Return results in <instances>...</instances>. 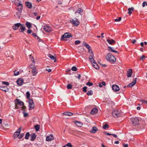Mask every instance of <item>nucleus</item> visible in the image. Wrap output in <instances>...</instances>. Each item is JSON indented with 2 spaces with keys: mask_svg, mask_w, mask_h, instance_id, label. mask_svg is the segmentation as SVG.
<instances>
[{
  "mask_svg": "<svg viewBox=\"0 0 147 147\" xmlns=\"http://www.w3.org/2000/svg\"><path fill=\"white\" fill-rule=\"evenodd\" d=\"M63 114L65 115L68 116H72L73 115L72 113L70 112H65L63 113Z\"/></svg>",
  "mask_w": 147,
  "mask_h": 147,
  "instance_id": "obj_26",
  "label": "nucleus"
},
{
  "mask_svg": "<svg viewBox=\"0 0 147 147\" xmlns=\"http://www.w3.org/2000/svg\"><path fill=\"white\" fill-rule=\"evenodd\" d=\"M30 136V134L28 132H27L25 135V139L26 140L28 139Z\"/></svg>",
  "mask_w": 147,
  "mask_h": 147,
  "instance_id": "obj_34",
  "label": "nucleus"
},
{
  "mask_svg": "<svg viewBox=\"0 0 147 147\" xmlns=\"http://www.w3.org/2000/svg\"><path fill=\"white\" fill-rule=\"evenodd\" d=\"M54 139V137L52 134H50L49 136H48L46 137V140L47 141H51Z\"/></svg>",
  "mask_w": 147,
  "mask_h": 147,
  "instance_id": "obj_15",
  "label": "nucleus"
},
{
  "mask_svg": "<svg viewBox=\"0 0 147 147\" xmlns=\"http://www.w3.org/2000/svg\"><path fill=\"white\" fill-rule=\"evenodd\" d=\"M0 90L4 91L5 92H6L8 91V89L6 86H0Z\"/></svg>",
  "mask_w": 147,
  "mask_h": 147,
  "instance_id": "obj_21",
  "label": "nucleus"
},
{
  "mask_svg": "<svg viewBox=\"0 0 147 147\" xmlns=\"http://www.w3.org/2000/svg\"><path fill=\"white\" fill-rule=\"evenodd\" d=\"M93 65L94 67L96 69H98L99 68V67L98 66L97 63L95 62V63H93Z\"/></svg>",
  "mask_w": 147,
  "mask_h": 147,
  "instance_id": "obj_32",
  "label": "nucleus"
},
{
  "mask_svg": "<svg viewBox=\"0 0 147 147\" xmlns=\"http://www.w3.org/2000/svg\"><path fill=\"white\" fill-rule=\"evenodd\" d=\"M83 44L88 49H90L91 48L90 46L88 44H87L86 42H83Z\"/></svg>",
  "mask_w": 147,
  "mask_h": 147,
  "instance_id": "obj_28",
  "label": "nucleus"
},
{
  "mask_svg": "<svg viewBox=\"0 0 147 147\" xmlns=\"http://www.w3.org/2000/svg\"><path fill=\"white\" fill-rule=\"evenodd\" d=\"M26 25L28 29H30L32 27V24L28 22H26Z\"/></svg>",
  "mask_w": 147,
  "mask_h": 147,
  "instance_id": "obj_25",
  "label": "nucleus"
},
{
  "mask_svg": "<svg viewBox=\"0 0 147 147\" xmlns=\"http://www.w3.org/2000/svg\"><path fill=\"white\" fill-rule=\"evenodd\" d=\"M106 59L111 63H114L116 61V59L115 57L112 55L110 53L107 54L106 56Z\"/></svg>",
  "mask_w": 147,
  "mask_h": 147,
  "instance_id": "obj_1",
  "label": "nucleus"
},
{
  "mask_svg": "<svg viewBox=\"0 0 147 147\" xmlns=\"http://www.w3.org/2000/svg\"><path fill=\"white\" fill-rule=\"evenodd\" d=\"M76 124L77 126L79 127H81L82 125V123L80 121H76Z\"/></svg>",
  "mask_w": 147,
  "mask_h": 147,
  "instance_id": "obj_31",
  "label": "nucleus"
},
{
  "mask_svg": "<svg viewBox=\"0 0 147 147\" xmlns=\"http://www.w3.org/2000/svg\"><path fill=\"white\" fill-rule=\"evenodd\" d=\"M136 42V40L135 39H134L132 40V41L131 42L133 44H134Z\"/></svg>",
  "mask_w": 147,
  "mask_h": 147,
  "instance_id": "obj_63",
  "label": "nucleus"
},
{
  "mask_svg": "<svg viewBox=\"0 0 147 147\" xmlns=\"http://www.w3.org/2000/svg\"><path fill=\"white\" fill-rule=\"evenodd\" d=\"M107 40L108 43L110 45H112L113 43L115 44V43H116V41L113 39H107Z\"/></svg>",
  "mask_w": 147,
  "mask_h": 147,
  "instance_id": "obj_23",
  "label": "nucleus"
},
{
  "mask_svg": "<svg viewBox=\"0 0 147 147\" xmlns=\"http://www.w3.org/2000/svg\"><path fill=\"white\" fill-rule=\"evenodd\" d=\"M30 136H31L30 140L32 141H34L36 137V134L35 133H33L31 134Z\"/></svg>",
  "mask_w": 147,
  "mask_h": 147,
  "instance_id": "obj_22",
  "label": "nucleus"
},
{
  "mask_svg": "<svg viewBox=\"0 0 147 147\" xmlns=\"http://www.w3.org/2000/svg\"><path fill=\"white\" fill-rule=\"evenodd\" d=\"M44 29L47 32H50L52 31L51 28L47 25L44 26Z\"/></svg>",
  "mask_w": 147,
  "mask_h": 147,
  "instance_id": "obj_9",
  "label": "nucleus"
},
{
  "mask_svg": "<svg viewBox=\"0 0 147 147\" xmlns=\"http://www.w3.org/2000/svg\"><path fill=\"white\" fill-rule=\"evenodd\" d=\"M48 56L50 57L52 60H54V62H56V58L53 55L51 54H49L48 55Z\"/></svg>",
  "mask_w": 147,
  "mask_h": 147,
  "instance_id": "obj_27",
  "label": "nucleus"
},
{
  "mask_svg": "<svg viewBox=\"0 0 147 147\" xmlns=\"http://www.w3.org/2000/svg\"><path fill=\"white\" fill-rule=\"evenodd\" d=\"M123 145L124 147H128V145L127 144L123 143Z\"/></svg>",
  "mask_w": 147,
  "mask_h": 147,
  "instance_id": "obj_59",
  "label": "nucleus"
},
{
  "mask_svg": "<svg viewBox=\"0 0 147 147\" xmlns=\"http://www.w3.org/2000/svg\"><path fill=\"white\" fill-rule=\"evenodd\" d=\"M19 72L17 71L16 70H15L14 71V74L15 76H16L19 75Z\"/></svg>",
  "mask_w": 147,
  "mask_h": 147,
  "instance_id": "obj_45",
  "label": "nucleus"
},
{
  "mask_svg": "<svg viewBox=\"0 0 147 147\" xmlns=\"http://www.w3.org/2000/svg\"><path fill=\"white\" fill-rule=\"evenodd\" d=\"M132 74V69H128L127 71V76L128 78L130 77L131 76Z\"/></svg>",
  "mask_w": 147,
  "mask_h": 147,
  "instance_id": "obj_16",
  "label": "nucleus"
},
{
  "mask_svg": "<svg viewBox=\"0 0 147 147\" xmlns=\"http://www.w3.org/2000/svg\"><path fill=\"white\" fill-rule=\"evenodd\" d=\"M21 25V23H20L15 24L13 26V28L14 30H18Z\"/></svg>",
  "mask_w": 147,
  "mask_h": 147,
  "instance_id": "obj_10",
  "label": "nucleus"
},
{
  "mask_svg": "<svg viewBox=\"0 0 147 147\" xmlns=\"http://www.w3.org/2000/svg\"><path fill=\"white\" fill-rule=\"evenodd\" d=\"M67 87L68 89H71L72 88V85L71 84H68Z\"/></svg>",
  "mask_w": 147,
  "mask_h": 147,
  "instance_id": "obj_42",
  "label": "nucleus"
},
{
  "mask_svg": "<svg viewBox=\"0 0 147 147\" xmlns=\"http://www.w3.org/2000/svg\"><path fill=\"white\" fill-rule=\"evenodd\" d=\"M66 146H68V147H72L73 145L71 144L70 143H68L66 145Z\"/></svg>",
  "mask_w": 147,
  "mask_h": 147,
  "instance_id": "obj_46",
  "label": "nucleus"
},
{
  "mask_svg": "<svg viewBox=\"0 0 147 147\" xmlns=\"http://www.w3.org/2000/svg\"><path fill=\"white\" fill-rule=\"evenodd\" d=\"M37 39L38 40V42H40L41 40V39L38 36L36 37Z\"/></svg>",
  "mask_w": 147,
  "mask_h": 147,
  "instance_id": "obj_62",
  "label": "nucleus"
},
{
  "mask_svg": "<svg viewBox=\"0 0 147 147\" xmlns=\"http://www.w3.org/2000/svg\"><path fill=\"white\" fill-rule=\"evenodd\" d=\"M23 106L21 108V109L22 110H24L26 108V107L25 106H24V105L23 106Z\"/></svg>",
  "mask_w": 147,
  "mask_h": 147,
  "instance_id": "obj_57",
  "label": "nucleus"
},
{
  "mask_svg": "<svg viewBox=\"0 0 147 147\" xmlns=\"http://www.w3.org/2000/svg\"><path fill=\"white\" fill-rule=\"evenodd\" d=\"M101 83L102 86H105L106 85V83L105 82L103 81Z\"/></svg>",
  "mask_w": 147,
  "mask_h": 147,
  "instance_id": "obj_64",
  "label": "nucleus"
},
{
  "mask_svg": "<svg viewBox=\"0 0 147 147\" xmlns=\"http://www.w3.org/2000/svg\"><path fill=\"white\" fill-rule=\"evenodd\" d=\"M32 30H30V29H28V30H27V32L28 34H30L32 32Z\"/></svg>",
  "mask_w": 147,
  "mask_h": 147,
  "instance_id": "obj_54",
  "label": "nucleus"
},
{
  "mask_svg": "<svg viewBox=\"0 0 147 147\" xmlns=\"http://www.w3.org/2000/svg\"><path fill=\"white\" fill-rule=\"evenodd\" d=\"M24 80L21 78H18L17 81V84L19 86H22L24 82Z\"/></svg>",
  "mask_w": 147,
  "mask_h": 147,
  "instance_id": "obj_12",
  "label": "nucleus"
},
{
  "mask_svg": "<svg viewBox=\"0 0 147 147\" xmlns=\"http://www.w3.org/2000/svg\"><path fill=\"white\" fill-rule=\"evenodd\" d=\"M80 42L79 40H76L75 42V43L76 45H78L80 44Z\"/></svg>",
  "mask_w": 147,
  "mask_h": 147,
  "instance_id": "obj_53",
  "label": "nucleus"
},
{
  "mask_svg": "<svg viewBox=\"0 0 147 147\" xmlns=\"http://www.w3.org/2000/svg\"><path fill=\"white\" fill-rule=\"evenodd\" d=\"M131 120L132 125L134 126L138 125L140 123L139 119L137 117L131 118Z\"/></svg>",
  "mask_w": 147,
  "mask_h": 147,
  "instance_id": "obj_3",
  "label": "nucleus"
},
{
  "mask_svg": "<svg viewBox=\"0 0 147 147\" xmlns=\"http://www.w3.org/2000/svg\"><path fill=\"white\" fill-rule=\"evenodd\" d=\"M21 127H20L17 130V131H16L18 132H19V133L20 134L21 131Z\"/></svg>",
  "mask_w": 147,
  "mask_h": 147,
  "instance_id": "obj_56",
  "label": "nucleus"
},
{
  "mask_svg": "<svg viewBox=\"0 0 147 147\" xmlns=\"http://www.w3.org/2000/svg\"><path fill=\"white\" fill-rule=\"evenodd\" d=\"M26 94L27 96V98L28 99H30V94L29 92L28 91L26 93Z\"/></svg>",
  "mask_w": 147,
  "mask_h": 147,
  "instance_id": "obj_36",
  "label": "nucleus"
},
{
  "mask_svg": "<svg viewBox=\"0 0 147 147\" xmlns=\"http://www.w3.org/2000/svg\"><path fill=\"white\" fill-rule=\"evenodd\" d=\"M92 92V91L90 90V91H89L87 92V94L88 96L91 95L93 94V93Z\"/></svg>",
  "mask_w": 147,
  "mask_h": 147,
  "instance_id": "obj_40",
  "label": "nucleus"
},
{
  "mask_svg": "<svg viewBox=\"0 0 147 147\" xmlns=\"http://www.w3.org/2000/svg\"><path fill=\"white\" fill-rule=\"evenodd\" d=\"M98 130V129L96 127H94L90 131V132L93 134H94Z\"/></svg>",
  "mask_w": 147,
  "mask_h": 147,
  "instance_id": "obj_19",
  "label": "nucleus"
},
{
  "mask_svg": "<svg viewBox=\"0 0 147 147\" xmlns=\"http://www.w3.org/2000/svg\"><path fill=\"white\" fill-rule=\"evenodd\" d=\"M21 25H20V28H19V30L20 32H23L26 29V27L23 24H21Z\"/></svg>",
  "mask_w": 147,
  "mask_h": 147,
  "instance_id": "obj_8",
  "label": "nucleus"
},
{
  "mask_svg": "<svg viewBox=\"0 0 147 147\" xmlns=\"http://www.w3.org/2000/svg\"><path fill=\"white\" fill-rule=\"evenodd\" d=\"M112 88L113 90L115 92H117L120 90L119 87L116 85H113L112 86Z\"/></svg>",
  "mask_w": 147,
  "mask_h": 147,
  "instance_id": "obj_14",
  "label": "nucleus"
},
{
  "mask_svg": "<svg viewBox=\"0 0 147 147\" xmlns=\"http://www.w3.org/2000/svg\"><path fill=\"white\" fill-rule=\"evenodd\" d=\"M87 87L86 86H84L83 88V91L85 92H86L87 91Z\"/></svg>",
  "mask_w": 147,
  "mask_h": 147,
  "instance_id": "obj_51",
  "label": "nucleus"
},
{
  "mask_svg": "<svg viewBox=\"0 0 147 147\" xmlns=\"http://www.w3.org/2000/svg\"><path fill=\"white\" fill-rule=\"evenodd\" d=\"M93 57H94V55L93 56L92 55H91L89 57V60L92 64L95 63V61Z\"/></svg>",
  "mask_w": 147,
  "mask_h": 147,
  "instance_id": "obj_17",
  "label": "nucleus"
},
{
  "mask_svg": "<svg viewBox=\"0 0 147 147\" xmlns=\"http://www.w3.org/2000/svg\"><path fill=\"white\" fill-rule=\"evenodd\" d=\"M72 35L71 34H69L68 33H66L62 36L61 40L62 41L63 40H67L65 39V38H69Z\"/></svg>",
  "mask_w": 147,
  "mask_h": 147,
  "instance_id": "obj_4",
  "label": "nucleus"
},
{
  "mask_svg": "<svg viewBox=\"0 0 147 147\" xmlns=\"http://www.w3.org/2000/svg\"><path fill=\"white\" fill-rule=\"evenodd\" d=\"M15 108L16 109H18L19 108V107L18 105L16 103H15Z\"/></svg>",
  "mask_w": 147,
  "mask_h": 147,
  "instance_id": "obj_60",
  "label": "nucleus"
},
{
  "mask_svg": "<svg viewBox=\"0 0 147 147\" xmlns=\"http://www.w3.org/2000/svg\"><path fill=\"white\" fill-rule=\"evenodd\" d=\"M82 12H83V10L81 8H79L75 12V13H82Z\"/></svg>",
  "mask_w": 147,
  "mask_h": 147,
  "instance_id": "obj_35",
  "label": "nucleus"
},
{
  "mask_svg": "<svg viewBox=\"0 0 147 147\" xmlns=\"http://www.w3.org/2000/svg\"><path fill=\"white\" fill-rule=\"evenodd\" d=\"M18 8H17V11L20 13L22 12V10L23 5L22 4L20 3H19L17 5Z\"/></svg>",
  "mask_w": 147,
  "mask_h": 147,
  "instance_id": "obj_6",
  "label": "nucleus"
},
{
  "mask_svg": "<svg viewBox=\"0 0 147 147\" xmlns=\"http://www.w3.org/2000/svg\"><path fill=\"white\" fill-rule=\"evenodd\" d=\"M45 70L48 71L49 72H51L52 71L51 69H47Z\"/></svg>",
  "mask_w": 147,
  "mask_h": 147,
  "instance_id": "obj_61",
  "label": "nucleus"
},
{
  "mask_svg": "<svg viewBox=\"0 0 147 147\" xmlns=\"http://www.w3.org/2000/svg\"><path fill=\"white\" fill-rule=\"evenodd\" d=\"M20 134L19 133V132H18L17 131L16 132L14 133V135L15 136V137L14 138V139L15 138V137L16 138L17 137H18L19 136V135Z\"/></svg>",
  "mask_w": 147,
  "mask_h": 147,
  "instance_id": "obj_38",
  "label": "nucleus"
},
{
  "mask_svg": "<svg viewBox=\"0 0 147 147\" xmlns=\"http://www.w3.org/2000/svg\"><path fill=\"white\" fill-rule=\"evenodd\" d=\"M26 6L29 9H31L32 7L31 3L29 2H27L26 3Z\"/></svg>",
  "mask_w": 147,
  "mask_h": 147,
  "instance_id": "obj_24",
  "label": "nucleus"
},
{
  "mask_svg": "<svg viewBox=\"0 0 147 147\" xmlns=\"http://www.w3.org/2000/svg\"><path fill=\"white\" fill-rule=\"evenodd\" d=\"M88 52L89 53H91V55H92L93 56H94V54L93 53V52L92 51V50L91 49V48L90 49H88Z\"/></svg>",
  "mask_w": 147,
  "mask_h": 147,
  "instance_id": "obj_47",
  "label": "nucleus"
},
{
  "mask_svg": "<svg viewBox=\"0 0 147 147\" xmlns=\"http://www.w3.org/2000/svg\"><path fill=\"white\" fill-rule=\"evenodd\" d=\"M24 134H21L20 135H19L18 137V138L20 139H21L24 136Z\"/></svg>",
  "mask_w": 147,
  "mask_h": 147,
  "instance_id": "obj_48",
  "label": "nucleus"
},
{
  "mask_svg": "<svg viewBox=\"0 0 147 147\" xmlns=\"http://www.w3.org/2000/svg\"><path fill=\"white\" fill-rule=\"evenodd\" d=\"M145 5L147 6V2L144 1L143 3L142 6L143 7H144Z\"/></svg>",
  "mask_w": 147,
  "mask_h": 147,
  "instance_id": "obj_52",
  "label": "nucleus"
},
{
  "mask_svg": "<svg viewBox=\"0 0 147 147\" xmlns=\"http://www.w3.org/2000/svg\"><path fill=\"white\" fill-rule=\"evenodd\" d=\"M34 127L36 131H38L40 128V125H35L34 126Z\"/></svg>",
  "mask_w": 147,
  "mask_h": 147,
  "instance_id": "obj_33",
  "label": "nucleus"
},
{
  "mask_svg": "<svg viewBox=\"0 0 147 147\" xmlns=\"http://www.w3.org/2000/svg\"><path fill=\"white\" fill-rule=\"evenodd\" d=\"M29 107L32 109L34 108V105L33 99H29Z\"/></svg>",
  "mask_w": 147,
  "mask_h": 147,
  "instance_id": "obj_7",
  "label": "nucleus"
},
{
  "mask_svg": "<svg viewBox=\"0 0 147 147\" xmlns=\"http://www.w3.org/2000/svg\"><path fill=\"white\" fill-rule=\"evenodd\" d=\"M98 112V109L96 108H94L92 109L90 112V113L92 115L96 114Z\"/></svg>",
  "mask_w": 147,
  "mask_h": 147,
  "instance_id": "obj_20",
  "label": "nucleus"
},
{
  "mask_svg": "<svg viewBox=\"0 0 147 147\" xmlns=\"http://www.w3.org/2000/svg\"><path fill=\"white\" fill-rule=\"evenodd\" d=\"M137 78H135L133 80V81L130 84H128L127 87H132L136 83V82Z\"/></svg>",
  "mask_w": 147,
  "mask_h": 147,
  "instance_id": "obj_13",
  "label": "nucleus"
},
{
  "mask_svg": "<svg viewBox=\"0 0 147 147\" xmlns=\"http://www.w3.org/2000/svg\"><path fill=\"white\" fill-rule=\"evenodd\" d=\"M32 72L33 73V75L34 76H35L37 73V70L35 67L32 69Z\"/></svg>",
  "mask_w": 147,
  "mask_h": 147,
  "instance_id": "obj_29",
  "label": "nucleus"
},
{
  "mask_svg": "<svg viewBox=\"0 0 147 147\" xmlns=\"http://www.w3.org/2000/svg\"><path fill=\"white\" fill-rule=\"evenodd\" d=\"M134 8L133 7L129 8L128 9V14L129 15L131 14L132 13V11H134Z\"/></svg>",
  "mask_w": 147,
  "mask_h": 147,
  "instance_id": "obj_30",
  "label": "nucleus"
},
{
  "mask_svg": "<svg viewBox=\"0 0 147 147\" xmlns=\"http://www.w3.org/2000/svg\"><path fill=\"white\" fill-rule=\"evenodd\" d=\"M23 113L24 114V117H26L28 116V114L26 113L24 111H23Z\"/></svg>",
  "mask_w": 147,
  "mask_h": 147,
  "instance_id": "obj_37",
  "label": "nucleus"
},
{
  "mask_svg": "<svg viewBox=\"0 0 147 147\" xmlns=\"http://www.w3.org/2000/svg\"><path fill=\"white\" fill-rule=\"evenodd\" d=\"M2 84L6 85L7 86H8L9 83L8 82H2Z\"/></svg>",
  "mask_w": 147,
  "mask_h": 147,
  "instance_id": "obj_49",
  "label": "nucleus"
},
{
  "mask_svg": "<svg viewBox=\"0 0 147 147\" xmlns=\"http://www.w3.org/2000/svg\"><path fill=\"white\" fill-rule=\"evenodd\" d=\"M104 133L106 135H107V136L112 135V134H110L109 133H108L106 132H104Z\"/></svg>",
  "mask_w": 147,
  "mask_h": 147,
  "instance_id": "obj_55",
  "label": "nucleus"
},
{
  "mask_svg": "<svg viewBox=\"0 0 147 147\" xmlns=\"http://www.w3.org/2000/svg\"><path fill=\"white\" fill-rule=\"evenodd\" d=\"M29 57L31 59V61H32L33 63H34L35 61L34 59L33 56H32L31 55H29Z\"/></svg>",
  "mask_w": 147,
  "mask_h": 147,
  "instance_id": "obj_39",
  "label": "nucleus"
},
{
  "mask_svg": "<svg viewBox=\"0 0 147 147\" xmlns=\"http://www.w3.org/2000/svg\"><path fill=\"white\" fill-rule=\"evenodd\" d=\"M34 66V63H32L30 64V67L31 68H32L33 67V66Z\"/></svg>",
  "mask_w": 147,
  "mask_h": 147,
  "instance_id": "obj_58",
  "label": "nucleus"
},
{
  "mask_svg": "<svg viewBox=\"0 0 147 147\" xmlns=\"http://www.w3.org/2000/svg\"><path fill=\"white\" fill-rule=\"evenodd\" d=\"M75 19H71L70 20V22L74 26H77L79 24L80 22L77 18H75Z\"/></svg>",
  "mask_w": 147,
  "mask_h": 147,
  "instance_id": "obj_5",
  "label": "nucleus"
},
{
  "mask_svg": "<svg viewBox=\"0 0 147 147\" xmlns=\"http://www.w3.org/2000/svg\"><path fill=\"white\" fill-rule=\"evenodd\" d=\"M108 50L111 52H112L114 53H117L118 54L119 53V52L117 51H116L114 50V48L111 47H108L107 49Z\"/></svg>",
  "mask_w": 147,
  "mask_h": 147,
  "instance_id": "obj_18",
  "label": "nucleus"
},
{
  "mask_svg": "<svg viewBox=\"0 0 147 147\" xmlns=\"http://www.w3.org/2000/svg\"><path fill=\"white\" fill-rule=\"evenodd\" d=\"M109 127L108 125L106 123L103 126V128L104 129H106L107 128H108Z\"/></svg>",
  "mask_w": 147,
  "mask_h": 147,
  "instance_id": "obj_41",
  "label": "nucleus"
},
{
  "mask_svg": "<svg viewBox=\"0 0 147 147\" xmlns=\"http://www.w3.org/2000/svg\"><path fill=\"white\" fill-rule=\"evenodd\" d=\"M15 103H16L17 105H19L20 106H22L24 105V103L23 102L20 101L19 99L16 98L15 100Z\"/></svg>",
  "mask_w": 147,
  "mask_h": 147,
  "instance_id": "obj_11",
  "label": "nucleus"
},
{
  "mask_svg": "<svg viewBox=\"0 0 147 147\" xmlns=\"http://www.w3.org/2000/svg\"><path fill=\"white\" fill-rule=\"evenodd\" d=\"M121 17H119L118 19H115V21L116 22H119L121 20Z\"/></svg>",
  "mask_w": 147,
  "mask_h": 147,
  "instance_id": "obj_50",
  "label": "nucleus"
},
{
  "mask_svg": "<svg viewBox=\"0 0 147 147\" xmlns=\"http://www.w3.org/2000/svg\"><path fill=\"white\" fill-rule=\"evenodd\" d=\"M113 116L115 118L120 117L121 115V111L118 110H113L112 113Z\"/></svg>",
  "mask_w": 147,
  "mask_h": 147,
  "instance_id": "obj_2",
  "label": "nucleus"
},
{
  "mask_svg": "<svg viewBox=\"0 0 147 147\" xmlns=\"http://www.w3.org/2000/svg\"><path fill=\"white\" fill-rule=\"evenodd\" d=\"M87 85H88L89 86H92L93 85L92 83L90 82H88L86 84Z\"/></svg>",
  "mask_w": 147,
  "mask_h": 147,
  "instance_id": "obj_43",
  "label": "nucleus"
},
{
  "mask_svg": "<svg viewBox=\"0 0 147 147\" xmlns=\"http://www.w3.org/2000/svg\"><path fill=\"white\" fill-rule=\"evenodd\" d=\"M71 69L73 71H76L77 70V68L75 66L72 67Z\"/></svg>",
  "mask_w": 147,
  "mask_h": 147,
  "instance_id": "obj_44",
  "label": "nucleus"
}]
</instances>
